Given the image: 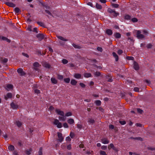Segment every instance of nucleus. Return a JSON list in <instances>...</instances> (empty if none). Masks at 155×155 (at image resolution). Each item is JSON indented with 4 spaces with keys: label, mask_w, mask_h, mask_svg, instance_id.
<instances>
[{
    "label": "nucleus",
    "mask_w": 155,
    "mask_h": 155,
    "mask_svg": "<svg viewBox=\"0 0 155 155\" xmlns=\"http://www.w3.org/2000/svg\"><path fill=\"white\" fill-rule=\"evenodd\" d=\"M107 12L111 14L110 16L112 18H115L117 17L119 14L116 12L115 10L111 9L110 8H108L107 9Z\"/></svg>",
    "instance_id": "1"
},
{
    "label": "nucleus",
    "mask_w": 155,
    "mask_h": 155,
    "mask_svg": "<svg viewBox=\"0 0 155 155\" xmlns=\"http://www.w3.org/2000/svg\"><path fill=\"white\" fill-rule=\"evenodd\" d=\"M141 32L140 31L138 30L137 31V37L138 39H142L145 37V36L141 34Z\"/></svg>",
    "instance_id": "2"
},
{
    "label": "nucleus",
    "mask_w": 155,
    "mask_h": 155,
    "mask_svg": "<svg viewBox=\"0 0 155 155\" xmlns=\"http://www.w3.org/2000/svg\"><path fill=\"white\" fill-rule=\"evenodd\" d=\"M17 71L21 76H24L26 74V73L23 71V69L21 68L18 69Z\"/></svg>",
    "instance_id": "3"
},
{
    "label": "nucleus",
    "mask_w": 155,
    "mask_h": 155,
    "mask_svg": "<svg viewBox=\"0 0 155 155\" xmlns=\"http://www.w3.org/2000/svg\"><path fill=\"white\" fill-rule=\"evenodd\" d=\"M58 136V140L60 142H62L63 140V137L62 136V134L60 132H58L57 133Z\"/></svg>",
    "instance_id": "4"
},
{
    "label": "nucleus",
    "mask_w": 155,
    "mask_h": 155,
    "mask_svg": "<svg viewBox=\"0 0 155 155\" xmlns=\"http://www.w3.org/2000/svg\"><path fill=\"white\" fill-rule=\"evenodd\" d=\"M112 78V76L110 74H108L106 76V79L107 80L108 82H112L113 81Z\"/></svg>",
    "instance_id": "5"
},
{
    "label": "nucleus",
    "mask_w": 155,
    "mask_h": 155,
    "mask_svg": "<svg viewBox=\"0 0 155 155\" xmlns=\"http://www.w3.org/2000/svg\"><path fill=\"white\" fill-rule=\"evenodd\" d=\"M10 106L13 109H16L18 107V105L14 102H12L10 104Z\"/></svg>",
    "instance_id": "6"
},
{
    "label": "nucleus",
    "mask_w": 155,
    "mask_h": 155,
    "mask_svg": "<svg viewBox=\"0 0 155 155\" xmlns=\"http://www.w3.org/2000/svg\"><path fill=\"white\" fill-rule=\"evenodd\" d=\"M134 68L136 71L138 70L139 69V67L138 63L135 61L134 62Z\"/></svg>",
    "instance_id": "7"
},
{
    "label": "nucleus",
    "mask_w": 155,
    "mask_h": 155,
    "mask_svg": "<svg viewBox=\"0 0 155 155\" xmlns=\"http://www.w3.org/2000/svg\"><path fill=\"white\" fill-rule=\"evenodd\" d=\"M55 111L58 115L62 116H64V112L60 110L59 109H56Z\"/></svg>",
    "instance_id": "8"
},
{
    "label": "nucleus",
    "mask_w": 155,
    "mask_h": 155,
    "mask_svg": "<svg viewBox=\"0 0 155 155\" xmlns=\"http://www.w3.org/2000/svg\"><path fill=\"white\" fill-rule=\"evenodd\" d=\"M5 4L8 6L11 7H14L15 6V5L11 2H6L5 3Z\"/></svg>",
    "instance_id": "9"
},
{
    "label": "nucleus",
    "mask_w": 155,
    "mask_h": 155,
    "mask_svg": "<svg viewBox=\"0 0 155 155\" xmlns=\"http://www.w3.org/2000/svg\"><path fill=\"white\" fill-rule=\"evenodd\" d=\"M101 142L104 144H108L109 143V141L107 138H104L101 140Z\"/></svg>",
    "instance_id": "10"
},
{
    "label": "nucleus",
    "mask_w": 155,
    "mask_h": 155,
    "mask_svg": "<svg viewBox=\"0 0 155 155\" xmlns=\"http://www.w3.org/2000/svg\"><path fill=\"white\" fill-rule=\"evenodd\" d=\"M37 37L41 41L42 39H43L44 38V35L41 34H38L37 35Z\"/></svg>",
    "instance_id": "11"
},
{
    "label": "nucleus",
    "mask_w": 155,
    "mask_h": 155,
    "mask_svg": "<svg viewBox=\"0 0 155 155\" xmlns=\"http://www.w3.org/2000/svg\"><path fill=\"white\" fill-rule=\"evenodd\" d=\"M108 148L109 150H110L111 148H112L114 150H116V148L114 147L113 143H110L109 145L108 146Z\"/></svg>",
    "instance_id": "12"
},
{
    "label": "nucleus",
    "mask_w": 155,
    "mask_h": 155,
    "mask_svg": "<svg viewBox=\"0 0 155 155\" xmlns=\"http://www.w3.org/2000/svg\"><path fill=\"white\" fill-rule=\"evenodd\" d=\"M112 55L113 56L115 59V61H117L119 60V57L118 55L115 52H113L112 53Z\"/></svg>",
    "instance_id": "13"
},
{
    "label": "nucleus",
    "mask_w": 155,
    "mask_h": 155,
    "mask_svg": "<svg viewBox=\"0 0 155 155\" xmlns=\"http://www.w3.org/2000/svg\"><path fill=\"white\" fill-rule=\"evenodd\" d=\"M42 65L44 67L48 68H50L51 67V66L50 64L46 62L43 63Z\"/></svg>",
    "instance_id": "14"
},
{
    "label": "nucleus",
    "mask_w": 155,
    "mask_h": 155,
    "mask_svg": "<svg viewBox=\"0 0 155 155\" xmlns=\"http://www.w3.org/2000/svg\"><path fill=\"white\" fill-rule=\"evenodd\" d=\"M106 33L107 35H112L113 34V32L112 30L110 29H107L106 30Z\"/></svg>",
    "instance_id": "15"
},
{
    "label": "nucleus",
    "mask_w": 155,
    "mask_h": 155,
    "mask_svg": "<svg viewBox=\"0 0 155 155\" xmlns=\"http://www.w3.org/2000/svg\"><path fill=\"white\" fill-rule=\"evenodd\" d=\"M114 36L116 38H120L121 37V34L120 33L117 32L114 34Z\"/></svg>",
    "instance_id": "16"
},
{
    "label": "nucleus",
    "mask_w": 155,
    "mask_h": 155,
    "mask_svg": "<svg viewBox=\"0 0 155 155\" xmlns=\"http://www.w3.org/2000/svg\"><path fill=\"white\" fill-rule=\"evenodd\" d=\"M8 61V59L6 58H0V61L4 63H6Z\"/></svg>",
    "instance_id": "17"
},
{
    "label": "nucleus",
    "mask_w": 155,
    "mask_h": 155,
    "mask_svg": "<svg viewBox=\"0 0 155 155\" xmlns=\"http://www.w3.org/2000/svg\"><path fill=\"white\" fill-rule=\"evenodd\" d=\"M51 82L54 84H56L57 83V80L54 78H52L51 79Z\"/></svg>",
    "instance_id": "18"
},
{
    "label": "nucleus",
    "mask_w": 155,
    "mask_h": 155,
    "mask_svg": "<svg viewBox=\"0 0 155 155\" xmlns=\"http://www.w3.org/2000/svg\"><path fill=\"white\" fill-rule=\"evenodd\" d=\"M57 37L58 38L63 41H68V40L67 39L64 38L61 36L57 35Z\"/></svg>",
    "instance_id": "19"
},
{
    "label": "nucleus",
    "mask_w": 155,
    "mask_h": 155,
    "mask_svg": "<svg viewBox=\"0 0 155 155\" xmlns=\"http://www.w3.org/2000/svg\"><path fill=\"white\" fill-rule=\"evenodd\" d=\"M88 122L90 124H93L94 123L95 120L92 118H89L88 119Z\"/></svg>",
    "instance_id": "20"
},
{
    "label": "nucleus",
    "mask_w": 155,
    "mask_h": 155,
    "mask_svg": "<svg viewBox=\"0 0 155 155\" xmlns=\"http://www.w3.org/2000/svg\"><path fill=\"white\" fill-rule=\"evenodd\" d=\"M6 87V90L8 91L9 90L13 88V86L10 84H8L7 85Z\"/></svg>",
    "instance_id": "21"
},
{
    "label": "nucleus",
    "mask_w": 155,
    "mask_h": 155,
    "mask_svg": "<svg viewBox=\"0 0 155 155\" xmlns=\"http://www.w3.org/2000/svg\"><path fill=\"white\" fill-rule=\"evenodd\" d=\"M77 83V81L74 79H72L71 81V84L73 85H75Z\"/></svg>",
    "instance_id": "22"
},
{
    "label": "nucleus",
    "mask_w": 155,
    "mask_h": 155,
    "mask_svg": "<svg viewBox=\"0 0 155 155\" xmlns=\"http://www.w3.org/2000/svg\"><path fill=\"white\" fill-rule=\"evenodd\" d=\"M74 77L76 78L79 79L81 78V75L79 74H75L74 75Z\"/></svg>",
    "instance_id": "23"
},
{
    "label": "nucleus",
    "mask_w": 155,
    "mask_h": 155,
    "mask_svg": "<svg viewBox=\"0 0 155 155\" xmlns=\"http://www.w3.org/2000/svg\"><path fill=\"white\" fill-rule=\"evenodd\" d=\"M68 124H71L74 123V121L73 119L72 118H70L68 120Z\"/></svg>",
    "instance_id": "24"
},
{
    "label": "nucleus",
    "mask_w": 155,
    "mask_h": 155,
    "mask_svg": "<svg viewBox=\"0 0 155 155\" xmlns=\"http://www.w3.org/2000/svg\"><path fill=\"white\" fill-rule=\"evenodd\" d=\"M12 97V94L11 93H8L7 94V97H5V99L7 100L8 98H11Z\"/></svg>",
    "instance_id": "25"
},
{
    "label": "nucleus",
    "mask_w": 155,
    "mask_h": 155,
    "mask_svg": "<svg viewBox=\"0 0 155 155\" xmlns=\"http://www.w3.org/2000/svg\"><path fill=\"white\" fill-rule=\"evenodd\" d=\"M8 149L10 151H13L14 150L15 147L13 145H10L8 147Z\"/></svg>",
    "instance_id": "26"
},
{
    "label": "nucleus",
    "mask_w": 155,
    "mask_h": 155,
    "mask_svg": "<svg viewBox=\"0 0 155 155\" xmlns=\"http://www.w3.org/2000/svg\"><path fill=\"white\" fill-rule=\"evenodd\" d=\"M85 77L88 78L91 76V73H85L84 74Z\"/></svg>",
    "instance_id": "27"
},
{
    "label": "nucleus",
    "mask_w": 155,
    "mask_h": 155,
    "mask_svg": "<svg viewBox=\"0 0 155 155\" xmlns=\"http://www.w3.org/2000/svg\"><path fill=\"white\" fill-rule=\"evenodd\" d=\"M16 125L19 127H21L22 124V123L19 121H17L16 122Z\"/></svg>",
    "instance_id": "28"
},
{
    "label": "nucleus",
    "mask_w": 155,
    "mask_h": 155,
    "mask_svg": "<svg viewBox=\"0 0 155 155\" xmlns=\"http://www.w3.org/2000/svg\"><path fill=\"white\" fill-rule=\"evenodd\" d=\"M111 6L113 8H118L119 6V5L115 3H112L111 4Z\"/></svg>",
    "instance_id": "29"
},
{
    "label": "nucleus",
    "mask_w": 155,
    "mask_h": 155,
    "mask_svg": "<svg viewBox=\"0 0 155 155\" xmlns=\"http://www.w3.org/2000/svg\"><path fill=\"white\" fill-rule=\"evenodd\" d=\"M34 67H39L41 65L39 64V63L38 62H35L33 64Z\"/></svg>",
    "instance_id": "30"
},
{
    "label": "nucleus",
    "mask_w": 155,
    "mask_h": 155,
    "mask_svg": "<svg viewBox=\"0 0 155 155\" xmlns=\"http://www.w3.org/2000/svg\"><path fill=\"white\" fill-rule=\"evenodd\" d=\"M95 102L96 105L98 106H100L101 104V101L100 100H96Z\"/></svg>",
    "instance_id": "31"
},
{
    "label": "nucleus",
    "mask_w": 155,
    "mask_h": 155,
    "mask_svg": "<svg viewBox=\"0 0 155 155\" xmlns=\"http://www.w3.org/2000/svg\"><path fill=\"white\" fill-rule=\"evenodd\" d=\"M96 7L97 9H101L102 8L101 5L98 3L96 4Z\"/></svg>",
    "instance_id": "32"
},
{
    "label": "nucleus",
    "mask_w": 155,
    "mask_h": 155,
    "mask_svg": "<svg viewBox=\"0 0 155 155\" xmlns=\"http://www.w3.org/2000/svg\"><path fill=\"white\" fill-rule=\"evenodd\" d=\"M37 23L38 25H40V26H41V27H45L44 24L43 22L38 21V22H37Z\"/></svg>",
    "instance_id": "33"
},
{
    "label": "nucleus",
    "mask_w": 155,
    "mask_h": 155,
    "mask_svg": "<svg viewBox=\"0 0 155 155\" xmlns=\"http://www.w3.org/2000/svg\"><path fill=\"white\" fill-rule=\"evenodd\" d=\"M72 45L74 48H76L80 49L81 48L80 46L76 45L74 43L72 44Z\"/></svg>",
    "instance_id": "34"
},
{
    "label": "nucleus",
    "mask_w": 155,
    "mask_h": 155,
    "mask_svg": "<svg viewBox=\"0 0 155 155\" xmlns=\"http://www.w3.org/2000/svg\"><path fill=\"white\" fill-rule=\"evenodd\" d=\"M64 80L65 82L66 83H69L70 79L69 78H64Z\"/></svg>",
    "instance_id": "35"
},
{
    "label": "nucleus",
    "mask_w": 155,
    "mask_h": 155,
    "mask_svg": "<svg viewBox=\"0 0 155 155\" xmlns=\"http://www.w3.org/2000/svg\"><path fill=\"white\" fill-rule=\"evenodd\" d=\"M153 46V45L149 43L147 45L146 47H147V48L150 49V48H152Z\"/></svg>",
    "instance_id": "36"
},
{
    "label": "nucleus",
    "mask_w": 155,
    "mask_h": 155,
    "mask_svg": "<svg viewBox=\"0 0 155 155\" xmlns=\"http://www.w3.org/2000/svg\"><path fill=\"white\" fill-rule=\"evenodd\" d=\"M94 74L95 76L96 77H98L100 76L101 74L100 72L98 71H96L95 72H94Z\"/></svg>",
    "instance_id": "37"
},
{
    "label": "nucleus",
    "mask_w": 155,
    "mask_h": 155,
    "mask_svg": "<svg viewBox=\"0 0 155 155\" xmlns=\"http://www.w3.org/2000/svg\"><path fill=\"white\" fill-rule=\"evenodd\" d=\"M38 155H42V148L41 147H40L39 148Z\"/></svg>",
    "instance_id": "38"
},
{
    "label": "nucleus",
    "mask_w": 155,
    "mask_h": 155,
    "mask_svg": "<svg viewBox=\"0 0 155 155\" xmlns=\"http://www.w3.org/2000/svg\"><path fill=\"white\" fill-rule=\"evenodd\" d=\"M100 154L101 155H107V154L105 152L101 150L100 151Z\"/></svg>",
    "instance_id": "39"
},
{
    "label": "nucleus",
    "mask_w": 155,
    "mask_h": 155,
    "mask_svg": "<svg viewBox=\"0 0 155 155\" xmlns=\"http://www.w3.org/2000/svg\"><path fill=\"white\" fill-rule=\"evenodd\" d=\"M126 59L128 60H133L134 59V58L131 56H127Z\"/></svg>",
    "instance_id": "40"
},
{
    "label": "nucleus",
    "mask_w": 155,
    "mask_h": 155,
    "mask_svg": "<svg viewBox=\"0 0 155 155\" xmlns=\"http://www.w3.org/2000/svg\"><path fill=\"white\" fill-rule=\"evenodd\" d=\"M72 115V113L71 112H68L67 113L65 114V116L66 117H68L69 116H71Z\"/></svg>",
    "instance_id": "41"
},
{
    "label": "nucleus",
    "mask_w": 155,
    "mask_h": 155,
    "mask_svg": "<svg viewBox=\"0 0 155 155\" xmlns=\"http://www.w3.org/2000/svg\"><path fill=\"white\" fill-rule=\"evenodd\" d=\"M62 62L64 64H66L68 63V61L66 59H63L62 60Z\"/></svg>",
    "instance_id": "42"
},
{
    "label": "nucleus",
    "mask_w": 155,
    "mask_h": 155,
    "mask_svg": "<svg viewBox=\"0 0 155 155\" xmlns=\"http://www.w3.org/2000/svg\"><path fill=\"white\" fill-rule=\"evenodd\" d=\"M131 18V17L129 15H126L125 16V19L127 20H130Z\"/></svg>",
    "instance_id": "43"
},
{
    "label": "nucleus",
    "mask_w": 155,
    "mask_h": 155,
    "mask_svg": "<svg viewBox=\"0 0 155 155\" xmlns=\"http://www.w3.org/2000/svg\"><path fill=\"white\" fill-rule=\"evenodd\" d=\"M63 78V76L61 75L58 74V78L59 80H62Z\"/></svg>",
    "instance_id": "44"
},
{
    "label": "nucleus",
    "mask_w": 155,
    "mask_h": 155,
    "mask_svg": "<svg viewBox=\"0 0 155 155\" xmlns=\"http://www.w3.org/2000/svg\"><path fill=\"white\" fill-rule=\"evenodd\" d=\"M138 21L137 19L136 18H133L131 19V21L133 22H137Z\"/></svg>",
    "instance_id": "45"
},
{
    "label": "nucleus",
    "mask_w": 155,
    "mask_h": 155,
    "mask_svg": "<svg viewBox=\"0 0 155 155\" xmlns=\"http://www.w3.org/2000/svg\"><path fill=\"white\" fill-rule=\"evenodd\" d=\"M59 122V121L58 119H55L54 124L55 125H57Z\"/></svg>",
    "instance_id": "46"
},
{
    "label": "nucleus",
    "mask_w": 155,
    "mask_h": 155,
    "mask_svg": "<svg viewBox=\"0 0 155 155\" xmlns=\"http://www.w3.org/2000/svg\"><path fill=\"white\" fill-rule=\"evenodd\" d=\"M59 119L60 120H62V121H64L65 120L66 118H64L63 116V117H59Z\"/></svg>",
    "instance_id": "47"
},
{
    "label": "nucleus",
    "mask_w": 155,
    "mask_h": 155,
    "mask_svg": "<svg viewBox=\"0 0 155 155\" xmlns=\"http://www.w3.org/2000/svg\"><path fill=\"white\" fill-rule=\"evenodd\" d=\"M20 11L19 8H18L16 7L15 8V12L16 13H18Z\"/></svg>",
    "instance_id": "48"
},
{
    "label": "nucleus",
    "mask_w": 155,
    "mask_h": 155,
    "mask_svg": "<svg viewBox=\"0 0 155 155\" xmlns=\"http://www.w3.org/2000/svg\"><path fill=\"white\" fill-rule=\"evenodd\" d=\"M87 154H92L93 153V152L92 150H88L86 152Z\"/></svg>",
    "instance_id": "49"
},
{
    "label": "nucleus",
    "mask_w": 155,
    "mask_h": 155,
    "mask_svg": "<svg viewBox=\"0 0 155 155\" xmlns=\"http://www.w3.org/2000/svg\"><path fill=\"white\" fill-rule=\"evenodd\" d=\"M62 124L61 123L59 122L57 125V127L58 128H61L62 127Z\"/></svg>",
    "instance_id": "50"
},
{
    "label": "nucleus",
    "mask_w": 155,
    "mask_h": 155,
    "mask_svg": "<svg viewBox=\"0 0 155 155\" xmlns=\"http://www.w3.org/2000/svg\"><path fill=\"white\" fill-rule=\"evenodd\" d=\"M77 126V128L80 129H81L82 128V125L81 124H78Z\"/></svg>",
    "instance_id": "51"
},
{
    "label": "nucleus",
    "mask_w": 155,
    "mask_h": 155,
    "mask_svg": "<svg viewBox=\"0 0 155 155\" xmlns=\"http://www.w3.org/2000/svg\"><path fill=\"white\" fill-rule=\"evenodd\" d=\"M137 111L139 113L141 114H142L143 112V110H142L139 108L137 109Z\"/></svg>",
    "instance_id": "52"
},
{
    "label": "nucleus",
    "mask_w": 155,
    "mask_h": 155,
    "mask_svg": "<svg viewBox=\"0 0 155 155\" xmlns=\"http://www.w3.org/2000/svg\"><path fill=\"white\" fill-rule=\"evenodd\" d=\"M119 122L122 125H124L126 124V122L125 121H119Z\"/></svg>",
    "instance_id": "53"
},
{
    "label": "nucleus",
    "mask_w": 155,
    "mask_h": 155,
    "mask_svg": "<svg viewBox=\"0 0 155 155\" xmlns=\"http://www.w3.org/2000/svg\"><path fill=\"white\" fill-rule=\"evenodd\" d=\"M109 127L110 129H113L114 128V126L112 124L109 125Z\"/></svg>",
    "instance_id": "54"
},
{
    "label": "nucleus",
    "mask_w": 155,
    "mask_h": 155,
    "mask_svg": "<svg viewBox=\"0 0 155 155\" xmlns=\"http://www.w3.org/2000/svg\"><path fill=\"white\" fill-rule=\"evenodd\" d=\"M37 54L38 55H41L42 54L41 51L39 50H37L36 51Z\"/></svg>",
    "instance_id": "55"
},
{
    "label": "nucleus",
    "mask_w": 155,
    "mask_h": 155,
    "mask_svg": "<svg viewBox=\"0 0 155 155\" xmlns=\"http://www.w3.org/2000/svg\"><path fill=\"white\" fill-rule=\"evenodd\" d=\"M70 136L72 138L74 137V133L71 132Z\"/></svg>",
    "instance_id": "56"
},
{
    "label": "nucleus",
    "mask_w": 155,
    "mask_h": 155,
    "mask_svg": "<svg viewBox=\"0 0 155 155\" xmlns=\"http://www.w3.org/2000/svg\"><path fill=\"white\" fill-rule=\"evenodd\" d=\"M34 92L35 93L37 94H39L40 93V90L37 89H35L34 90Z\"/></svg>",
    "instance_id": "57"
},
{
    "label": "nucleus",
    "mask_w": 155,
    "mask_h": 155,
    "mask_svg": "<svg viewBox=\"0 0 155 155\" xmlns=\"http://www.w3.org/2000/svg\"><path fill=\"white\" fill-rule=\"evenodd\" d=\"M97 50L101 52H102L103 51V49L102 48L100 47H98L97 48Z\"/></svg>",
    "instance_id": "58"
},
{
    "label": "nucleus",
    "mask_w": 155,
    "mask_h": 155,
    "mask_svg": "<svg viewBox=\"0 0 155 155\" xmlns=\"http://www.w3.org/2000/svg\"><path fill=\"white\" fill-rule=\"evenodd\" d=\"M107 148V146H102L101 147V149L103 150H105Z\"/></svg>",
    "instance_id": "59"
},
{
    "label": "nucleus",
    "mask_w": 155,
    "mask_h": 155,
    "mask_svg": "<svg viewBox=\"0 0 155 155\" xmlns=\"http://www.w3.org/2000/svg\"><path fill=\"white\" fill-rule=\"evenodd\" d=\"M82 87L84 88L85 87V85L82 83H80L79 84Z\"/></svg>",
    "instance_id": "60"
},
{
    "label": "nucleus",
    "mask_w": 155,
    "mask_h": 155,
    "mask_svg": "<svg viewBox=\"0 0 155 155\" xmlns=\"http://www.w3.org/2000/svg\"><path fill=\"white\" fill-rule=\"evenodd\" d=\"M45 12H46L49 15H50L51 16H53L52 14L49 11L46 10H45Z\"/></svg>",
    "instance_id": "61"
},
{
    "label": "nucleus",
    "mask_w": 155,
    "mask_h": 155,
    "mask_svg": "<svg viewBox=\"0 0 155 155\" xmlns=\"http://www.w3.org/2000/svg\"><path fill=\"white\" fill-rule=\"evenodd\" d=\"M22 54L23 55L26 57L27 58H28L29 56L27 54H26V53H23V52H22Z\"/></svg>",
    "instance_id": "62"
},
{
    "label": "nucleus",
    "mask_w": 155,
    "mask_h": 155,
    "mask_svg": "<svg viewBox=\"0 0 155 155\" xmlns=\"http://www.w3.org/2000/svg\"><path fill=\"white\" fill-rule=\"evenodd\" d=\"M123 53V51L121 50H119L117 51V53L118 54L120 55L122 54Z\"/></svg>",
    "instance_id": "63"
},
{
    "label": "nucleus",
    "mask_w": 155,
    "mask_h": 155,
    "mask_svg": "<svg viewBox=\"0 0 155 155\" xmlns=\"http://www.w3.org/2000/svg\"><path fill=\"white\" fill-rule=\"evenodd\" d=\"M63 126L65 128H68V124L66 123H65L64 124Z\"/></svg>",
    "instance_id": "64"
}]
</instances>
